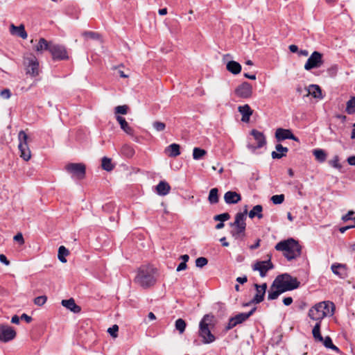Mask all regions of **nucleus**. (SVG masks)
Segmentation results:
<instances>
[{
  "label": "nucleus",
  "instance_id": "1",
  "mask_svg": "<svg viewBox=\"0 0 355 355\" xmlns=\"http://www.w3.org/2000/svg\"><path fill=\"white\" fill-rule=\"evenodd\" d=\"M277 251L283 252L284 256L288 261L295 259L302 254V246L297 241L291 238L281 241L275 246Z\"/></svg>",
  "mask_w": 355,
  "mask_h": 355
},
{
  "label": "nucleus",
  "instance_id": "2",
  "mask_svg": "<svg viewBox=\"0 0 355 355\" xmlns=\"http://www.w3.org/2000/svg\"><path fill=\"white\" fill-rule=\"evenodd\" d=\"M156 270L151 266H141L137 270L135 282L143 288H148L155 283Z\"/></svg>",
  "mask_w": 355,
  "mask_h": 355
},
{
  "label": "nucleus",
  "instance_id": "3",
  "mask_svg": "<svg viewBox=\"0 0 355 355\" xmlns=\"http://www.w3.org/2000/svg\"><path fill=\"white\" fill-rule=\"evenodd\" d=\"M248 213L247 207L243 212H239L235 216V220L233 223H230V226L233 227L230 234L236 240H243L245 236L246 228V215Z\"/></svg>",
  "mask_w": 355,
  "mask_h": 355
},
{
  "label": "nucleus",
  "instance_id": "4",
  "mask_svg": "<svg viewBox=\"0 0 355 355\" xmlns=\"http://www.w3.org/2000/svg\"><path fill=\"white\" fill-rule=\"evenodd\" d=\"M213 315L206 314L199 324V336L202 338L203 343L208 344L215 340V336L211 332L214 326Z\"/></svg>",
  "mask_w": 355,
  "mask_h": 355
},
{
  "label": "nucleus",
  "instance_id": "5",
  "mask_svg": "<svg viewBox=\"0 0 355 355\" xmlns=\"http://www.w3.org/2000/svg\"><path fill=\"white\" fill-rule=\"evenodd\" d=\"M18 148L21 153L20 157L25 161H28L31 157V153L28 145V135L24 130L19 131L18 134Z\"/></svg>",
  "mask_w": 355,
  "mask_h": 355
},
{
  "label": "nucleus",
  "instance_id": "6",
  "mask_svg": "<svg viewBox=\"0 0 355 355\" xmlns=\"http://www.w3.org/2000/svg\"><path fill=\"white\" fill-rule=\"evenodd\" d=\"M66 171L71 174L73 178L82 180L85 176L86 168L85 164L82 163H70L66 165Z\"/></svg>",
  "mask_w": 355,
  "mask_h": 355
},
{
  "label": "nucleus",
  "instance_id": "7",
  "mask_svg": "<svg viewBox=\"0 0 355 355\" xmlns=\"http://www.w3.org/2000/svg\"><path fill=\"white\" fill-rule=\"evenodd\" d=\"M322 64V54L318 51H314L305 63L304 69L307 71H310L312 69L319 68Z\"/></svg>",
  "mask_w": 355,
  "mask_h": 355
},
{
  "label": "nucleus",
  "instance_id": "8",
  "mask_svg": "<svg viewBox=\"0 0 355 355\" xmlns=\"http://www.w3.org/2000/svg\"><path fill=\"white\" fill-rule=\"evenodd\" d=\"M274 268L273 263L270 261V257L266 261H257L252 266V269L254 271H259L261 277L266 276L268 270Z\"/></svg>",
  "mask_w": 355,
  "mask_h": 355
},
{
  "label": "nucleus",
  "instance_id": "9",
  "mask_svg": "<svg viewBox=\"0 0 355 355\" xmlns=\"http://www.w3.org/2000/svg\"><path fill=\"white\" fill-rule=\"evenodd\" d=\"M26 73L31 76H36L39 74V62L34 55L27 57L24 60Z\"/></svg>",
  "mask_w": 355,
  "mask_h": 355
},
{
  "label": "nucleus",
  "instance_id": "10",
  "mask_svg": "<svg viewBox=\"0 0 355 355\" xmlns=\"http://www.w3.org/2000/svg\"><path fill=\"white\" fill-rule=\"evenodd\" d=\"M251 135L253 136L256 144L249 143L248 144V148L254 150L262 148L266 144V137L263 132L254 129L251 131Z\"/></svg>",
  "mask_w": 355,
  "mask_h": 355
},
{
  "label": "nucleus",
  "instance_id": "11",
  "mask_svg": "<svg viewBox=\"0 0 355 355\" xmlns=\"http://www.w3.org/2000/svg\"><path fill=\"white\" fill-rule=\"evenodd\" d=\"M16 336V331L15 329L8 325H0V341L3 343H8L13 340Z\"/></svg>",
  "mask_w": 355,
  "mask_h": 355
},
{
  "label": "nucleus",
  "instance_id": "12",
  "mask_svg": "<svg viewBox=\"0 0 355 355\" xmlns=\"http://www.w3.org/2000/svg\"><path fill=\"white\" fill-rule=\"evenodd\" d=\"M234 93L239 98H250L252 95V87L249 83L243 82L235 89Z\"/></svg>",
  "mask_w": 355,
  "mask_h": 355
},
{
  "label": "nucleus",
  "instance_id": "13",
  "mask_svg": "<svg viewBox=\"0 0 355 355\" xmlns=\"http://www.w3.org/2000/svg\"><path fill=\"white\" fill-rule=\"evenodd\" d=\"M49 52L53 60H65L68 58L67 52L63 46L51 43Z\"/></svg>",
  "mask_w": 355,
  "mask_h": 355
},
{
  "label": "nucleus",
  "instance_id": "14",
  "mask_svg": "<svg viewBox=\"0 0 355 355\" xmlns=\"http://www.w3.org/2000/svg\"><path fill=\"white\" fill-rule=\"evenodd\" d=\"M321 307L322 305H319V303H318L309 311V316L310 318L320 323H321V321L324 318L327 317V313L322 311Z\"/></svg>",
  "mask_w": 355,
  "mask_h": 355
},
{
  "label": "nucleus",
  "instance_id": "15",
  "mask_svg": "<svg viewBox=\"0 0 355 355\" xmlns=\"http://www.w3.org/2000/svg\"><path fill=\"white\" fill-rule=\"evenodd\" d=\"M254 286L256 290V294L251 300L252 304H259L264 300V296L267 289V284L263 283L261 285L254 284Z\"/></svg>",
  "mask_w": 355,
  "mask_h": 355
},
{
  "label": "nucleus",
  "instance_id": "16",
  "mask_svg": "<svg viewBox=\"0 0 355 355\" xmlns=\"http://www.w3.org/2000/svg\"><path fill=\"white\" fill-rule=\"evenodd\" d=\"M275 138L278 141H282L285 139H292L295 141H299V139L295 137L291 130L277 128L275 132Z\"/></svg>",
  "mask_w": 355,
  "mask_h": 355
},
{
  "label": "nucleus",
  "instance_id": "17",
  "mask_svg": "<svg viewBox=\"0 0 355 355\" xmlns=\"http://www.w3.org/2000/svg\"><path fill=\"white\" fill-rule=\"evenodd\" d=\"M281 279L286 284V286L289 288L290 291L297 288L300 286V282L297 279L296 277H293L291 275L285 273L281 275Z\"/></svg>",
  "mask_w": 355,
  "mask_h": 355
},
{
  "label": "nucleus",
  "instance_id": "18",
  "mask_svg": "<svg viewBox=\"0 0 355 355\" xmlns=\"http://www.w3.org/2000/svg\"><path fill=\"white\" fill-rule=\"evenodd\" d=\"M225 202L228 204H236L241 200V196L236 191H229L224 195Z\"/></svg>",
  "mask_w": 355,
  "mask_h": 355
},
{
  "label": "nucleus",
  "instance_id": "19",
  "mask_svg": "<svg viewBox=\"0 0 355 355\" xmlns=\"http://www.w3.org/2000/svg\"><path fill=\"white\" fill-rule=\"evenodd\" d=\"M238 110L242 115L241 121L245 123L248 122L250 121V116L253 113V111L249 105L245 104L244 105L239 106L238 107Z\"/></svg>",
  "mask_w": 355,
  "mask_h": 355
},
{
  "label": "nucleus",
  "instance_id": "20",
  "mask_svg": "<svg viewBox=\"0 0 355 355\" xmlns=\"http://www.w3.org/2000/svg\"><path fill=\"white\" fill-rule=\"evenodd\" d=\"M10 32L12 35H16L22 39H26L28 37L27 33L25 31L24 26L22 24L19 25V26L11 24L10 26Z\"/></svg>",
  "mask_w": 355,
  "mask_h": 355
},
{
  "label": "nucleus",
  "instance_id": "21",
  "mask_svg": "<svg viewBox=\"0 0 355 355\" xmlns=\"http://www.w3.org/2000/svg\"><path fill=\"white\" fill-rule=\"evenodd\" d=\"M61 304L63 306L75 313H78L81 311L80 307L76 305L75 300L73 298L62 300Z\"/></svg>",
  "mask_w": 355,
  "mask_h": 355
},
{
  "label": "nucleus",
  "instance_id": "22",
  "mask_svg": "<svg viewBox=\"0 0 355 355\" xmlns=\"http://www.w3.org/2000/svg\"><path fill=\"white\" fill-rule=\"evenodd\" d=\"M156 192L159 196H166L167 195L171 190V187L168 182L166 181H160L159 184L156 186Z\"/></svg>",
  "mask_w": 355,
  "mask_h": 355
},
{
  "label": "nucleus",
  "instance_id": "23",
  "mask_svg": "<svg viewBox=\"0 0 355 355\" xmlns=\"http://www.w3.org/2000/svg\"><path fill=\"white\" fill-rule=\"evenodd\" d=\"M165 153L171 157H175L180 155V146L177 144H172L165 148Z\"/></svg>",
  "mask_w": 355,
  "mask_h": 355
},
{
  "label": "nucleus",
  "instance_id": "24",
  "mask_svg": "<svg viewBox=\"0 0 355 355\" xmlns=\"http://www.w3.org/2000/svg\"><path fill=\"white\" fill-rule=\"evenodd\" d=\"M275 149L277 152L272 151L271 153L272 159H281L286 156L288 151V148L287 147H284L282 144H277Z\"/></svg>",
  "mask_w": 355,
  "mask_h": 355
},
{
  "label": "nucleus",
  "instance_id": "25",
  "mask_svg": "<svg viewBox=\"0 0 355 355\" xmlns=\"http://www.w3.org/2000/svg\"><path fill=\"white\" fill-rule=\"evenodd\" d=\"M332 272L340 277V278H345L346 277V268L345 266L341 263L331 265Z\"/></svg>",
  "mask_w": 355,
  "mask_h": 355
},
{
  "label": "nucleus",
  "instance_id": "26",
  "mask_svg": "<svg viewBox=\"0 0 355 355\" xmlns=\"http://www.w3.org/2000/svg\"><path fill=\"white\" fill-rule=\"evenodd\" d=\"M308 95H311L315 98H322V90L318 85H310L307 89Z\"/></svg>",
  "mask_w": 355,
  "mask_h": 355
},
{
  "label": "nucleus",
  "instance_id": "27",
  "mask_svg": "<svg viewBox=\"0 0 355 355\" xmlns=\"http://www.w3.org/2000/svg\"><path fill=\"white\" fill-rule=\"evenodd\" d=\"M272 287H275L280 293H283L286 291H290L289 288H288L286 284L283 282V281L281 279V276H277L274 282L272 284Z\"/></svg>",
  "mask_w": 355,
  "mask_h": 355
},
{
  "label": "nucleus",
  "instance_id": "28",
  "mask_svg": "<svg viewBox=\"0 0 355 355\" xmlns=\"http://www.w3.org/2000/svg\"><path fill=\"white\" fill-rule=\"evenodd\" d=\"M255 310L256 308L254 307L248 313H241L236 315L234 317H233V318L234 319L235 322H237V324H241L248 319L254 313Z\"/></svg>",
  "mask_w": 355,
  "mask_h": 355
},
{
  "label": "nucleus",
  "instance_id": "29",
  "mask_svg": "<svg viewBox=\"0 0 355 355\" xmlns=\"http://www.w3.org/2000/svg\"><path fill=\"white\" fill-rule=\"evenodd\" d=\"M319 305H322V311L327 313V316L333 315L334 313L335 306L333 302H321Z\"/></svg>",
  "mask_w": 355,
  "mask_h": 355
},
{
  "label": "nucleus",
  "instance_id": "30",
  "mask_svg": "<svg viewBox=\"0 0 355 355\" xmlns=\"http://www.w3.org/2000/svg\"><path fill=\"white\" fill-rule=\"evenodd\" d=\"M227 69L233 74H238L241 71V64L236 61H230L227 64Z\"/></svg>",
  "mask_w": 355,
  "mask_h": 355
},
{
  "label": "nucleus",
  "instance_id": "31",
  "mask_svg": "<svg viewBox=\"0 0 355 355\" xmlns=\"http://www.w3.org/2000/svg\"><path fill=\"white\" fill-rule=\"evenodd\" d=\"M51 45V42H48L44 38H40L35 46V51L42 52L43 51L48 50L49 51Z\"/></svg>",
  "mask_w": 355,
  "mask_h": 355
},
{
  "label": "nucleus",
  "instance_id": "32",
  "mask_svg": "<svg viewBox=\"0 0 355 355\" xmlns=\"http://www.w3.org/2000/svg\"><path fill=\"white\" fill-rule=\"evenodd\" d=\"M263 207L260 205H255L249 212L248 216L250 218H253L257 216L261 219L263 218L262 214Z\"/></svg>",
  "mask_w": 355,
  "mask_h": 355
},
{
  "label": "nucleus",
  "instance_id": "33",
  "mask_svg": "<svg viewBox=\"0 0 355 355\" xmlns=\"http://www.w3.org/2000/svg\"><path fill=\"white\" fill-rule=\"evenodd\" d=\"M313 155L315 156V159L319 162H324L327 159V154L325 151L320 148L313 150Z\"/></svg>",
  "mask_w": 355,
  "mask_h": 355
},
{
  "label": "nucleus",
  "instance_id": "34",
  "mask_svg": "<svg viewBox=\"0 0 355 355\" xmlns=\"http://www.w3.org/2000/svg\"><path fill=\"white\" fill-rule=\"evenodd\" d=\"M117 121L121 125V128L124 130L128 134L132 133V128L129 126L128 122L125 121V119L121 116H116Z\"/></svg>",
  "mask_w": 355,
  "mask_h": 355
},
{
  "label": "nucleus",
  "instance_id": "35",
  "mask_svg": "<svg viewBox=\"0 0 355 355\" xmlns=\"http://www.w3.org/2000/svg\"><path fill=\"white\" fill-rule=\"evenodd\" d=\"M345 112L349 115L355 114V96H352L347 101Z\"/></svg>",
  "mask_w": 355,
  "mask_h": 355
},
{
  "label": "nucleus",
  "instance_id": "36",
  "mask_svg": "<svg viewBox=\"0 0 355 355\" xmlns=\"http://www.w3.org/2000/svg\"><path fill=\"white\" fill-rule=\"evenodd\" d=\"M320 322H316L315 326L313 328L312 334L315 340L322 342L323 338L320 334Z\"/></svg>",
  "mask_w": 355,
  "mask_h": 355
},
{
  "label": "nucleus",
  "instance_id": "37",
  "mask_svg": "<svg viewBox=\"0 0 355 355\" xmlns=\"http://www.w3.org/2000/svg\"><path fill=\"white\" fill-rule=\"evenodd\" d=\"M101 166L103 169L107 171H111L114 168V166L112 163V159L107 157H104L102 159Z\"/></svg>",
  "mask_w": 355,
  "mask_h": 355
},
{
  "label": "nucleus",
  "instance_id": "38",
  "mask_svg": "<svg viewBox=\"0 0 355 355\" xmlns=\"http://www.w3.org/2000/svg\"><path fill=\"white\" fill-rule=\"evenodd\" d=\"M69 250L64 246H62V245L60 246L58 249V259L62 263H66L67 259L65 257L69 254Z\"/></svg>",
  "mask_w": 355,
  "mask_h": 355
},
{
  "label": "nucleus",
  "instance_id": "39",
  "mask_svg": "<svg viewBox=\"0 0 355 355\" xmlns=\"http://www.w3.org/2000/svg\"><path fill=\"white\" fill-rule=\"evenodd\" d=\"M218 189L213 188L210 190L208 200L211 204H216L218 202Z\"/></svg>",
  "mask_w": 355,
  "mask_h": 355
},
{
  "label": "nucleus",
  "instance_id": "40",
  "mask_svg": "<svg viewBox=\"0 0 355 355\" xmlns=\"http://www.w3.org/2000/svg\"><path fill=\"white\" fill-rule=\"evenodd\" d=\"M207 154V151L200 148H194L193 150V158L195 160L202 159Z\"/></svg>",
  "mask_w": 355,
  "mask_h": 355
},
{
  "label": "nucleus",
  "instance_id": "41",
  "mask_svg": "<svg viewBox=\"0 0 355 355\" xmlns=\"http://www.w3.org/2000/svg\"><path fill=\"white\" fill-rule=\"evenodd\" d=\"M323 344L327 348H329L333 349L335 352H339L338 347L334 345L332 343L331 338L329 336H326L324 339H323Z\"/></svg>",
  "mask_w": 355,
  "mask_h": 355
},
{
  "label": "nucleus",
  "instance_id": "42",
  "mask_svg": "<svg viewBox=\"0 0 355 355\" xmlns=\"http://www.w3.org/2000/svg\"><path fill=\"white\" fill-rule=\"evenodd\" d=\"M186 322L182 319L179 318L175 321V329L179 331L180 334H183L186 328Z\"/></svg>",
  "mask_w": 355,
  "mask_h": 355
},
{
  "label": "nucleus",
  "instance_id": "43",
  "mask_svg": "<svg viewBox=\"0 0 355 355\" xmlns=\"http://www.w3.org/2000/svg\"><path fill=\"white\" fill-rule=\"evenodd\" d=\"M279 295H281V293L279 291V290L275 288V287H272V285H271L270 290L268 291V299L269 300H275L279 297Z\"/></svg>",
  "mask_w": 355,
  "mask_h": 355
},
{
  "label": "nucleus",
  "instance_id": "44",
  "mask_svg": "<svg viewBox=\"0 0 355 355\" xmlns=\"http://www.w3.org/2000/svg\"><path fill=\"white\" fill-rule=\"evenodd\" d=\"M329 164L339 170L342 168V165L339 163V157L338 155H335L332 159L329 160Z\"/></svg>",
  "mask_w": 355,
  "mask_h": 355
},
{
  "label": "nucleus",
  "instance_id": "45",
  "mask_svg": "<svg viewBox=\"0 0 355 355\" xmlns=\"http://www.w3.org/2000/svg\"><path fill=\"white\" fill-rule=\"evenodd\" d=\"M230 218V215L228 213H223L221 214L216 215L214 220L216 221L225 222Z\"/></svg>",
  "mask_w": 355,
  "mask_h": 355
},
{
  "label": "nucleus",
  "instance_id": "46",
  "mask_svg": "<svg viewBox=\"0 0 355 355\" xmlns=\"http://www.w3.org/2000/svg\"><path fill=\"white\" fill-rule=\"evenodd\" d=\"M284 200V195L280 194V195H275L271 197V201L275 205H279L282 204Z\"/></svg>",
  "mask_w": 355,
  "mask_h": 355
},
{
  "label": "nucleus",
  "instance_id": "47",
  "mask_svg": "<svg viewBox=\"0 0 355 355\" xmlns=\"http://www.w3.org/2000/svg\"><path fill=\"white\" fill-rule=\"evenodd\" d=\"M208 263V260L205 257H198L196 260V266L198 268H202L206 266Z\"/></svg>",
  "mask_w": 355,
  "mask_h": 355
},
{
  "label": "nucleus",
  "instance_id": "48",
  "mask_svg": "<svg viewBox=\"0 0 355 355\" xmlns=\"http://www.w3.org/2000/svg\"><path fill=\"white\" fill-rule=\"evenodd\" d=\"M46 300L47 297L46 295H41L34 299V303L37 306H42L46 303Z\"/></svg>",
  "mask_w": 355,
  "mask_h": 355
},
{
  "label": "nucleus",
  "instance_id": "49",
  "mask_svg": "<svg viewBox=\"0 0 355 355\" xmlns=\"http://www.w3.org/2000/svg\"><path fill=\"white\" fill-rule=\"evenodd\" d=\"M153 127L158 132L163 131L165 128L166 125L164 123L160 122V121H155L153 123Z\"/></svg>",
  "mask_w": 355,
  "mask_h": 355
},
{
  "label": "nucleus",
  "instance_id": "50",
  "mask_svg": "<svg viewBox=\"0 0 355 355\" xmlns=\"http://www.w3.org/2000/svg\"><path fill=\"white\" fill-rule=\"evenodd\" d=\"M128 107L125 105H119L115 107L116 114H125L128 112Z\"/></svg>",
  "mask_w": 355,
  "mask_h": 355
},
{
  "label": "nucleus",
  "instance_id": "51",
  "mask_svg": "<svg viewBox=\"0 0 355 355\" xmlns=\"http://www.w3.org/2000/svg\"><path fill=\"white\" fill-rule=\"evenodd\" d=\"M119 331V327L116 324H114L112 327L107 329V332L114 338L117 337V332Z\"/></svg>",
  "mask_w": 355,
  "mask_h": 355
},
{
  "label": "nucleus",
  "instance_id": "52",
  "mask_svg": "<svg viewBox=\"0 0 355 355\" xmlns=\"http://www.w3.org/2000/svg\"><path fill=\"white\" fill-rule=\"evenodd\" d=\"M236 325H237V322H235L233 317H232L231 318H230L228 324L225 327V330L229 331V330L232 329V328H234V327H236Z\"/></svg>",
  "mask_w": 355,
  "mask_h": 355
},
{
  "label": "nucleus",
  "instance_id": "53",
  "mask_svg": "<svg viewBox=\"0 0 355 355\" xmlns=\"http://www.w3.org/2000/svg\"><path fill=\"white\" fill-rule=\"evenodd\" d=\"M0 96L4 99H8L11 96V92L8 89H4L0 92Z\"/></svg>",
  "mask_w": 355,
  "mask_h": 355
},
{
  "label": "nucleus",
  "instance_id": "54",
  "mask_svg": "<svg viewBox=\"0 0 355 355\" xmlns=\"http://www.w3.org/2000/svg\"><path fill=\"white\" fill-rule=\"evenodd\" d=\"M83 35L87 37H89L92 39H98V34L92 31H86L83 33Z\"/></svg>",
  "mask_w": 355,
  "mask_h": 355
},
{
  "label": "nucleus",
  "instance_id": "55",
  "mask_svg": "<svg viewBox=\"0 0 355 355\" xmlns=\"http://www.w3.org/2000/svg\"><path fill=\"white\" fill-rule=\"evenodd\" d=\"M354 214V211H349L348 213L342 217L343 221H347L349 220H353L354 218L352 216Z\"/></svg>",
  "mask_w": 355,
  "mask_h": 355
},
{
  "label": "nucleus",
  "instance_id": "56",
  "mask_svg": "<svg viewBox=\"0 0 355 355\" xmlns=\"http://www.w3.org/2000/svg\"><path fill=\"white\" fill-rule=\"evenodd\" d=\"M14 240L17 242H19L20 244H23L24 243V238H23V235L21 233H18L15 236H14Z\"/></svg>",
  "mask_w": 355,
  "mask_h": 355
},
{
  "label": "nucleus",
  "instance_id": "57",
  "mask_svg": "<svg viewBox=\"0 0 355 355\" xmlns=\"http://www.w3.org/2000/svg\"><path fill=\"white\" fill-rule=\"evenodd\" d=\"M0 261L4 263L6 266H8L10 264V261L7 259V257L3 254H0Z\"/></svg>",
  "mask_w": 355,
  "mask_h": 355
},
{
  "label": "nucleus",
  "instance_id": "58",
  "mask_svg": "<svg viewBox=\"0 0 355 355\" xmlns=\"http://www.w3.org/2000/svg\"><path fill=\"white\" fill-rule=\"evenodd\" d=\"M236 281L239 284H243L244 283L247 282L248 278L246 275H244L243 277H237Z\"/></svg>",
  "mask_w": 355,
  "mask_h": 355
},
{
  "label": "nucleus",
  "instance_id": "59",
  "mask_svg": "<svg viewBox=\"0 0 355 355\" xmlns=\"http://www.w3.org/2000/svg\"><path fill=\"white\" fill-rule=\"evenodd\" d=\"M293 302V298L291 297H286L283 299V303L286 306H289Z\"/></svg>",
  "mask_w": 355,
  "mask_h": 355
},
{
  "label": "nucleus",
  "instance_id": "60",
  "mask_svg": "<svg viewBox=\"0 0 355 355\" xmlns=\"http://www.w3.org/2000/svg\"><path fill=\"white\" fill-rule=\"evenodd\" d=\"M21 319L24 320L27 323H29L32 321V318L26 313H23L21 315Z\"/></svg>",
  "mask_w": 355,
  "mask_h": 355
},
{
  "label": "nucleus",
  "instance_id": "61",
  "mask_svg": "<svg viewBox=\"0 0 355 355\" xmlns=\"http://www.w3.org/2000/svg\"><path fill=\"white\" fill-rule=\"evenodd\" d=\"M187 263H185L184 262H181L178 266L177 267V269L176 270L178 272L179 271H181V270H185L187 268Z\"/></svg>",
  "mask_w": 355,
  "mask_h": 355
},
{
  "label": "nucleus",
  "instance_id": "62",
  "mask_svg": "<svg viewBox=\"0 0 355 355\" xmlns=\"http://www.w3.org/2000/svg\"><path fill=\"white\" fill-rule=\"evenodd\" d=\"M347 161L349 165L355 166V155L349 157Z\"/></svg>",
  "mask_w": 355,
  "mask_h": 355
},
{
  "label": "nucleus",
  "instance_id": "63",
  "mask_svg": "<svg viewBox=\"0 0 355 355\" xmlns=\"http://www.w3.org/2000/svg\"><path fill=\"white\" fill-rule=\"evenodd\" d=\"M289 50L291 51V52L292 53H297V52H299L298 51V47L297 46L295 45V44H291L289 46Z\"/></svg>",
  "mask_w": 355,
  "mask_h": 355
},
{
  "label": "nucleus",
  "instance_id": "64",
  "mask_svg": "<svg viewBox=\"0 0 355 355\" xmlns=\"http://www.w3.org/2000/svg\"><path fill=\"white\" fill-rule=\"evenodd\" d=\"M355 226H353V225H349V226H345V227H342L339 229V231L341 232V233H345L347 230L349 229H351V228H353Z\"/></svg>",
  "mask_w": 355,
  "mask_h": 355
}]
</instances>
